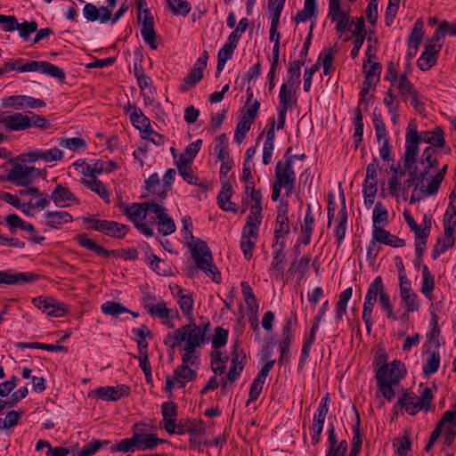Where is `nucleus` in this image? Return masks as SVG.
<instances>
[{
	"mask_svg": "<svg viewBox=\"0 0 456 456\" xmlns=\"http://www.w3.org/2000/svg\"><path fill=\"white\" fill-rule=\"evenodd\" d=\"M209 327V322L202 326L197 325L195 322L188 323L178 328L173 333H168L164 338V344L171 349H175L184 342L182 365H194L198 360L195 350L205 343Z\"/></svg>",
	"mask_w": 456,
	"mask_h": 456,
	"instance_id": "obj_1",
	"label": "nucleus"
},
{
	"mask_svg": "<svg viewBox=\"0 0 456 456\" xmlns=\"http://www.w3.org/2000/svg\"><path fill=\"white\" fill-rule=\"evenodd\" d=\"M182 224V232L184 240H191L188 246L191 248V258L195 262L197 268L210 277L213 281L219 283L221 281V273L213 264L211 250L204 240L194 238L191 218L189 216H183Z\"/></svg>",
	"mask_w": 456,
	"mask_h": 456,
	"instance_id": "obj_2",
	"label": "nucleus"
},
{
	"mask_svg": "<svg viewBox=\"0 0 456 456\" xmlns=\"http://www.w3.org/2000/svg\"><path fill=\"white\" fill-rule=\"evenodd\" d=\"M421 142L429 143L431 147L444 148L446 144L444 133L440 126L435 127L431 131L418 132L416 126L410 124L405 137L406 165L417 162L419 145Z\"/></svg>",
	"mask_w": 456,
	"mask_h": 456,
	"instance_id": "obj_3",
	"label": "nucleus"
},
{
	"mask_svg": "<svg viewBox=\"0 0 456 456\" xmlns=\"http://www.w3.org/2000/svg\"><path fill=\"white\" fill-rule=\"evenodd\" d=\"M262 219L263 216L256 215H248L246 218V224L241 232L240 249L248 260L253 256Z\"/></svg>",
	"mask_w": 456,
	"mask_h": 456,
	"instance_id": "obj_4",
	"label": "nucleus"
},
{
	"mask_svg": "<svg viewBox=\"0 0 456 456\" xmlns=\"http://www.w3.org/2000/svg\"><path fill=\"white\" fill-rule=\"evenodd\" d=\"M416 163L417 162H413L406 165V154H403V167L409 173V178L404 182V186L408 189L414 186L410 199L411 204L420 201L424 198L434 196V194H428V191H426L427 185H425L424 183L427 177H425L423 174H420Z\"/></svg>",
	"mask_w": 456,
	"mask_h": 456,
	"instance_id": "obj_5",
	"label": "nucleus"
},
{
	"mask_svg": "<svg viewBox=\"0 0 456 456\" xmlns=\"http://www.w3.org/2000/svg\"><path fill=\"white\" fill-rule=\"evenodd\" d=\"M291 148H289L285 154V161L279 160L275 167L274 182L279 186L285 189L286 195L289 196L292 193L296 183V174L292 167V161L296 155H290Z\"/></svg>",
	"mask_w": 456,
	"mask_h": 456,
	"instance_id": "obj_6",
	"label": "nucleus"
},
{
	"mask_svg": "<svg viewBox=\"0 0 456 456\" xmlns=\"http://www.w3.org/2000/svg\"><path fill=\"white\" fill-rule=\"evenodd\" d=\"M158 204L156 201H146L143 203H133L126 207L124 215L131 221L136 229L144 236L151 237L154 234L152 227L145 222L147 213L150 212L148 205Z\"/></svg>",
	"mask_w": 456,
	"mask_h": 456,
	"instance_id": "obj_7",
	"label": "nucleus"
},
{
	"mask_svg": "<svg viewBox=\"0 0 456 456\" xmlns=\"http://www.w3.org/2000/svg\"><path fill=\"white\" fill-rule=\"evenodd\" d=\"M136 5L139 11L137 16L139 21L142 20V10L144 14L141 28L142 37L144 42L147 43L151 49L156 50L158 48V44L156 41L157 35L154 28V19L150 13L149 9L146 8L147 3L145 0H136Z\"/></svg>",
	"mask_w": 456,
	"mask_h": 456,
	"instance_id": "obj_8",
	"label": "nucleus"
},
{
	"mask_svg": "<svg viewBox=\"0 0 456 456\" xmlns=\"http://www.w3.org/2000/svg\"><path fill=\"white\" fill-rule=\"evenodd\" d=\"M45 174L39 168L34 167L15 164L8 172L6 180L17 186H28L35 177H38Z\"/></svg>",
	"mask_w": 456,
	"mask_h": 456,
	"instance_id": "obj_9",
	"label": "nucleus"
},
{
	"mask_svg": "<svg viewBox=\"0 0 456 456\" xmlns=\"http://www.w3.org/2000/svg\"><path fill=\"white\" fill-rule=\"evenodd\" d=\"M297 322V314L295 311H292L291 315L285 318L281 337L279 341V348L281 351V356L279 358L280 364L289 361V346L294 338V330Z\"/></svg>",
	"mask_w": 456,
	"mask_h": 456,
	"instance_id": "obj_10",
	"label": "nucleus"
},
{
	"mask_svg": "<svg viewBox=\"0 0 456 456\" xmlns=\"http://www.w3.org/2000/svg\"><path fill=\"white\" fill-rule=\"evenodd\" d=\"M63 151L58 148L51 149H30L21 154L20 159L23 162H35L42 160L45 163L59 161L63 159Z\"/></svg>",
	"mask_w": 456,
	"mask_h": 456,
	"instance_id": "obj_11",
	"label": "nucleus"
},
{
	"mask_svg": "<svg viewBox=\"0 0 456 456\" xmlns=\"http://www.w3.org/2000/svg\"><path fill=\"white\" fill-rule=\"evenodd\" d=\"M38 279L39 275L32 272L0 271V284L23 286L32 284Z\"/></svg>",
	"mask_w": 456,
	"mask_h": 456,
	"instance_id": "obj_12",
	"label": "nucleus"
},
{
	"mask_svg": "<svg viewBox=\"0 0 456 456\" xmlns=\"http://www.w3.org/2000/svg\"><path fill=\"white\" fill-rule=\"evenodd\" d=\"M150 212L156 215L158 219V231L163 236H167L175 232L176 225L173 218L167 213V208L160 204L148 205Z\"/></svg>",
	"mask_w": 456,
	"mask_h": 456,
	"instance_id": "obj_13",
	"label": "nucleus"
},
{
	"mask_svg": "<svg viewBox=\"0 0 456 456\" xmlns=\"http://www.w3.org/2000/svg\"><path fill=\"white\" fill-rule=\"evenodd\" d=\"M33 305L49 316L62 317L66 314L65 305L51 297H38L32 299Z\"/></svg>",
	"mask_w": 456,
	"mask_h": 456,
	"instance_id": "obj_14",
	"label": "nucleus"
},
{
	"mask_svg": "<svg viewBox=\"0 0 456 456\" xmlns=\"http://www.w3.org/2000/svg\"><path fill=\"white\" fill-rule=\"evenodd\" d=\"M383 374L385 381L397 384L406 373L404 364L399 360H394L391 363H383L376 372V377Z\"/></svg>",
	"mask_w": 456,
	"mask_h": 456,
	"instance_id": "obj_15",
	"label": "nucleus"
},
{
	"mask_svg": "<svg viewBox=\"0 0 456 456\" xmlns=\"http://www.w3.org/2000/svg\"><path fill=\"white\" fill-rule=\"evenodd\" d=\"M400 297L404 303V306L408 312H415L419 309L417 301L418 296L411 289V282L404 274L400 273Z\"/></svg>",
	"mask_w": 456,
	"mask_h": 456,
	"instance_id": "obj_16",
	"label": "nucleus"
},
{
	"mask_svg": "<svg viewBox=\"0 0 456 456\" xmlns=\"http://www.w3.org/2000/svg\"><path fill=\"white\" fill-rule=\"evenodd\" d=\"M99 399L103 401H118L124 396H128L130 387L126 385H118L116 387H101L92 391Z\"/></svg>",
	"mask_w": 456,
	"mask_h": 456,
	"instance_id": "obj_17",
	"label": "nucleus"
},
{
	"mask_svg": "<svg viewBox=\"0 0 456 456\" xmlns=\"http://www.w3.org/2000/svg\"><path fill=\"white\" fill-rule=\"evenodd\" d=\"M285 0H269L268 11L272 14L270 27V41L278 40L280 42V33L278 32V25L280 22L281 13L284 7Z\"/></svg>",
	"mask_w": 456,
	"mask_h": 456,
	"instance_id": "obj_18",
	"label": "nucleus"
},
{
	"mask_svg": "<svg viewBox=\"0 0 456 456\" xmlns=\"http://www.w3.org/2000/svg\"><path fill=\"white\" fill-rule=\"evenodd\" d=\"M382 66L378 61H372L368 63L363 62V71L365 74V79L363 82V89L361 92V96H363L369 92L370 87L375 86L379 82L381 74Z\"/></svg>",
	"mask_w": 456,
	"mask_h": 456,
	"instance_id": "obj_19",
	"label": "nucleus"
},
{
	"mask_svg": "<svg viewBox=\"0 0 456 456\" xmlns=\"http://www.w3.org/2000/svg\"><path fill=\"white\" fill-rule=\"evenodd\" d=\"M161 413L163 416V428L165 430L173 435L176 429L177 405L175 402H165L161 405Z\"/></svg>",
	"mask_w": 456,
	"mask_h": 456,
	"instance_id": "obj_20",
	"label": "nucleus"
},
{
	"mask_svg": "<svg viewBox=\"0 0 456 456\" xmlns=\"http://www.w3.org/2000/svg\"><path fill=\"white\" fill-rule=\"evenodd\" d=\"M4 105L12 107L16 110H21L25 107L36 109L45 106V102L41 99H36L27 95H12L4 101Z\"/></svg>",
	"mask_w": 456,
	"mask_h": 456,
	"instance_id": "obj_21",
	"label": "nucleus"
},
{
	"mask_svg": "<svg viewBox=\"0 0 456 456\" xmlns=\"http://www.w3.org/2000/svg\"><path fill=\"white\" fill-rule=\"evenodd\" d=\"M441 50V45L428 44L417 61L418 67L424 71L430 69L436 64L437 57Z\"/></svg>",
	"mask_w": 456,
	"mask_h": 456,
	"instance_id": "obj_22",
	"label": "nucleus"
},
{
	"mask_svg": "<svg viewBox=\"0 0 456 456\" xmlns=\"http://www.w3.org/2000/svg\"><path fill=\"white\" fill-rule=\"evenodd\" d=\"M438 151L431 146L427 147L419 159V170L425 177L429 174L430 170L438 167L437 159Z\"/></svg>",
	"mask_w": 456,
	"mask_h": 456,
	"instance_id": "obj_23",
	"label": "nucleus"
},
{
	"mask_svg": "<svg viewBox=\"0 0 456 456\" xmlns=\"http://www.w3.org/2000/svg\"><path fill=\"white\" fill-rule=\"evenodd\" d=\"M3 125L9 131H22L30 127L28 115L21 112L6 114Z\"/></svg>",
	"mask_w": 456,
	"mask_h": 456,
	"instance_id": "obj_24",
	"label": "nucleus"
},
{
	"mask_svg": "<svg viewBox=\"0 0 456 456\" xmlns=\"http://www.w3.org/2000/svg\"><path fill=\"white\" fill-rule=\"evenodd\" d=\"M239 349V344L236 342L232 349V359L231 366L226 375V379L232 383H233L239 378L244 368V361L246 356L243 354L242 351L240 352Z\"/></svg>",
	"mask_w": 456,
	"mask_h": 456,
	"instance_id": "obj_25",
	"label": "nucleus"
},
{
	"mask_svg": "<svg viewBox=\"0 0 456 456\" xmlns=\"http://www.w3.org/2000/svg\"><path fill=\"white\" fill-rule=\"evenodd\" d=\"M297 88L290 87L282 84L281 86L280 93H279V107L278 110H283L288 111L289 110H292L297 105Z\"/></svg>",
	"mask_w": 456,
	"mask_h": 456,
	"instance_id": "obj_26",
	"label": "nucleus"
},
{
	"mask_svg": "<svg viewBox=\"0 0 456 456\" xmlns=\"http://www.w3.org/2000/svg\"><path fill=\"white\" fill-rule=\"evenodd\" d=\"M241 202L244 206L241 211L242 214H244L247 208L249 207V215L263 216L262 194L260 190L252 191L248 195H242Z\"/></svg>",
	"mask_w": 456,
	"mask_h": 456,
	"instance_id": "obj_27",
	"label": "nucleus"
},
{
	"mask_svg": "<svg viewBox=\"0 0 456 456\" xmlns=\"http://www.w3.org/2000/svg\"><path fill=\"white\" fill-rule=\"evenodd\" d=\"M50 199L54 202L57 207H67L71 202L78 203L77 197L70 191V190L61 184H58L52 193Z\"/></svg>",
	"mask_w": 456,
	"mask_h": 456,
	"instance_id": "obj_28",
	"label": "nucleus"
},
{
	"mask_svg": "<svg viewBox=\"0 0 456 456\" xmlns=\"http://www.w3.org/2000/svg\"><path fill=\"white\" fill-rule=\"evenodd\" d=\"M372 236L379 243L388 245L394 248H402L405 246V240L391 234L388 231L378 226L373 225Z\"/></svg>",
	"mask_w": 456,
	"mask_h": 456,
	"instance_id": "obj_29",
	"label": "nucleus"
},
{
	"mask_svg": "<svg viewBox=\"0 0 456 456\" xmlns=\"http://www.w3.org/2000/svg\"><path fill=\"white\" fill-rule=\"evenodd\" d=\"M328 18L332 21H338L336 25V30L338 32H344L346 30H351V21L349 14L341 9V4H338V9H332L329 6Z\"/></svg>",
	"mask_w": 456,
	"mask_h": 456,
	"instance_id": "obj_30",
	"label": "nucleus"
},
{
	"mask_svg": "<svg viewBox=\"0 0 456 456\" xmlns=\"http://www.w3.org/2000/svg\"><path fill=\"white\" fill-rule=\"evenodd\" d=\"M175 433L184 435L189 433L192 436H199L204 434L205 427L202 420L197 419H181L176 427Z\"/></svg>",
	"mask_w": 456,
	"mask_h": 456,
	"instance_id": "obj_31",
	"label": "nucleus"
},
{
	"mask_svg": "<svg viewBox=\"0 0 456 456\" xmlns=\"http://www.w3.org/2000/svg\"><path fill=\"white\" fill-rule=\"evenodd\" d=\"M134 440L136 443V449L140 451L154 449L159 444L166 442L151 433H134Z\"/></svg>",
	"mask_w": 456,
	"mask_h": 456,
	"instance_id": "obj_32",
	"label": "nucleus"
},
{
	"mask_svg": "<svg viewBox=\"0 0 456 456\" xmlns=\"http://www.w3.org/2000/svg\"><path fill=\"white\" fill-rule=\"evenodd\" d=\"M77 242L87 250L94 251L98 256L103 257H110V256H118L116 250H107L103 247L96 244L94 240L88 238L86 233L77 235L76 238Z\"/></svg>",
	"mask_w": 456,
	"mask_h": 456,
	"instance_id": "obj_33",
	"label": "nucleus"
},
{
	"mask_svg": "<svg viewBox=\"0 0 456 456\" xmlns=\"http://www.w3.org/2000/svg\"><path fill=\"white\" fill-rule=\"evenodd\" d=\"M45 224L51 228L58 229L61 225L72 222V216L64 210L46 211L44 214Z\"/></svg>",
	"mask_w": 456,
	"mask_h": 456,
	"instance_id": "obj_34",
	"label": "nucleus"
},
{
	"mask_svg": "<svg viewBox=\"0 0 456 456\" xmlns=\"http://www.w3.org/2000/svg\"><path fill=\"white\" fill-rule=\"evenodd\" d=\"M232 193V186L230 183H224L217 195L218 205L222 210L232 213L237 212L235 204L230 200Z\"/></svg>",
	"mask_w": 456,
	"mask_h": 456,
	"instance_id": "obj_35",
	"label": "nucleus"
},
{
	"mask_svg": "<svg viewBox=\"0 0 456 456\" xmlns=\"http://www.w3.org/2000/svg\"><path fill=\"white\" fill-rule=\"evenodd\" d=\"M397 404L404 409L410 415L417 414L420 410H423V404H419L418 397L411 392L404 393L399 397Z\"/></svg>",
	"mask_w": 456,
	"mask_h": 456,
	"instance_id": "obj_36",
	"label": "nucleus"
},
{
	"mask_svg": "<svg viewBox=\"0 0 456 456\" xmlns=\"http://www.w3.org/2000/svg\"><path fill=\"white\" fill-rule=\"evenodd\" d=\"M127 112L129 113L132 124L141 132L151 126L150 119L135 105H128Z\"/></svg>",
	"mask_w": 456,
	"mask_h": 456,
	"instance_id": "obj_37",
	"label": "nucleus"
},
{
	"mask_svg": "<svg viewBox=\"0 0 456 456\" xmlns=\"http://www.w3.org/2000/svg\"><path fill=\"white\" fill-rule=\"evenodd\" d=\"M173 375L175 383L180 388H182L186 385V383L196 379L197 372L187 365H180L174 370Z\"/></svg>",
	"mask_w": 456,
	"mask_h": 456,
	"instance_id": "obj_38",
	"label": "nucleus"
},
{
	"mask_svg": "<svg viewBox=\"0 0 456 456\" xmlns=\"http://www.w3.org/2000/svg\"><path fill=\"white\" fill-rule=\"evenodd\" d=\"M338 224L335 229V236L337 239L338 247L342 244L346 231L347 224V212L344 196L342 197V208L338 213Z\"/></svg>",
	"mask_w": 456,
	"mask_h": 456,
	"instance_id": "obj_39",
	"label": "nucleus"
},
{
	"mask_svg": "<svg viewBox=\"0 0 456 456\" xmlns=\"http://www.w3.org/2000/svg\"><path fill=\"white\" fill-rule=\"evenodd\" d=\"M353 289L347 288L344 289L338 296V300L335 307V320L337 322H340L344 315L346 314L347 303L352 297Z\"/></svg>",
	"mask_w": 456,
	"mask_h": 456,
	"instance_id": "obj_40",
	"label": "nucleus"
},
{
	"mask_svg": "<svg viewBox=\"0 0 456 456\" xmlns=\"http://www.w3.org/2000/svg\"><path fill=\"white\" fill-rule=\"evenodd\" d=\"M81 183L92 191L95 192L106 202L110 201V193L108 192L105 185L102 181L96 178L94 175H91L90 178H83Z\"/></svg>",
	"mask_w": 456,
	"mask_h": 456,
	"instance_id": "obj_41",
	"label": "nucleus"
},
{
	"mask_svg": "<svg viewBox=\"0 0 456 456\" xmlns=\"http://www.w3.org/2000/svg\"><path fill=\"white\" fill-rule=\"evenodd\" d=\"M386 291L381 276H377L369 285L364 302L375 305L380 295Z\"/></svg>",
	"mask_w": 456,
	"mask_h": 456,
	"instance_id": "obj_42",
	"label": "nucleus"
},
{
	"mask_svg": "<svg viewBox=\"0 0 456 456\" xmlns=\"http://www.w3.org/2000/svg\"><path fill=\"white\" fill-rule=\"evenodd\" d=\"M454 245V238L453 234H447L446 232H444V236L439 237L436 240V244L434 245L431 256L434 260H436L439 256L449 248H452Z\"/></svg>",
	"mask_w": 456,
	"mask_h": 456,
	"instance_id": "obj_43",
	"label": "nucleus"
},
{
	"mask_svg": "<svg viewBox=\"0 0 456 456\" xmlns=\"http://www.w3.org/2000/svg\"><path fill=\"white\" fill-rule=\"evenodd\" d=\"M128 231L129 227L126 224L106 220L101 232L108 236L120 239L124 238Z\"/></svg>",
	"mask_w": 456,
	"mask_h": 456,
	"instance_id": "obj_44",
	"label": "nucleus"
},
{
	"mask_svg": "<svg viewBox=\"0 0 456 456\" xmlns=\"http://www.w3.org/2000/svg\"><path fill=\"white\" fill-rule=\"evenodd\" d=\"M285 240H281L279 248L273 249V256L271 263L270 270L277 272L278 275H282L283 273L285 261Z\"/></svg>",
	"mask_w": 456,
	"mask_h": 456,
	"instance_id": "obj_45",
	"label": "nucleus"
},
{
	"mask_svg": "<svg viewBox=\"0 0 456 456\" xmlns=\"http://www.w3.org/2000/svg\"><path fill=\"white\" fill-rule=\"evenodd\" d=\"M395 85L403 101L405 102L409 101L411 96L418 92L405 74L398 77V82Z\"/></svg>",
	"mask_w": 456,
	"mask_h": 456,
	"instance_id": "obj_46",
	"label": "nucleus"
},
{
	"mask_svg": "<svg viewBox=\"0 0 456 456\" xmlns=\"http://www.w3.org/2000/svg\"><path fill=\"white\" fill-rule=\"evenodd\" d=\"M302 63L298 60H294L289 63L288 69V81L284 83L286 86L298 88L301 80H300V69Z\"/></svg>",
	"mask_w": 456,
	"mask_h": 456,
	"instance_id": "obj_47",
	"label": "nucleus"
},
{
	"mask_svg": "<svg viewBox=\"0 0 456 456\" xmlns=\"http://www.w3.org/2000/svg\"><path fill=\"white\" fill-rule=\"evenodd\" d=\"M435 289V278L426 265H422V286L421 292L428 299H432V291Z\"/></svg>",
	"mask_w": 456,
	"mask_h": 456,
	"instance_id": "obj_48",
	"label": "nucleus"
},
{
	"mask_svg": "<svg viewBox=\"0 0 456 456\" xmlns=\"http://www.w3.org/2000/svg\"><path fill=\"white\" fill-rule=\"evenodd\" d=\"M235 49L236 47L225 43L218 51L216 76L224 69L226 61L232 58Z\"/></svg>",
	"mask_w": 456,
	"mask_h": 456,
	"instance_id": "obj_49",
	"label": "nucleus"
},
{
	"mask_svg": "<svg viewBox=\"0 0 456 456\" xmlns=\"http://www.w3.org/2000/svg\"><path fill=\"white\" fill-rule=\"evenodd\" d=\"M448 165L445 164L444 167L431 177L430 182L427 184L428 194L436 195L442 182L444 179V176L447 173Z\"/></svg>",
	"mask_w": 456,
	"mask_h": 456,
	"instance_id": "obj_50",
	"label": "nucleus"
},
{
	"mask_svg": "<svg viewBox=\"0 0 456 456\" xmlns=\"http://www.w3.org/2000/svg\"><path fill=\"white\" fill-rule=\"evenodd\" d=\"M354 138L355 142V147L357 148L361 142H362L363 136V120H362V113L360 107H357L354 110Z\"/></svg>",
	"mask_w": 456,
	"mask_h": 456,
	"instance_id": "obj_51",
	"label": "nucleus"
},
{
	"mask_svg": "<svg viewBox=\"0 0 456 456\" xmlns=\"http://www.w3.org/2000/svg\"><path fill=\"white\" fill-rule=\"evenodd\" d=\"M101 310L104 314L118 316L121 314L130 312L122 304L114 301H107L101 305Z\"/></svg>",
	"mask_w": 456,
	"mask_h": 456,
	"instance_id": "obj_52",
	"label": "nucleus"
},
{
	"mask_svg": "<svg viewBox=\"0 0 456 456\" xmlns=\"http://www.w3.org/2000/svg\"><path fill=\"white\" fill-rule=\"evenodd\" d=\"M177 303L180 306L182 313L185 316L189 317L190 323L194 322L192 321V314H191L192 309H193V304H194L192 294L191 292H189L185 296H181L180 299L177 300Z\"/></svg>",
	"mask_w": 456,
	"mask_h": 456,
	"instance_id": "obj_53",
	"label": "nucleus"
},
{
	"mask_svg": "<svg viewBox=\"0 0 456 456\" xmlns=\"http://www.w3.org/2000/svg\"><path fill=\"white\" fill-rule=\"evenodd\" d=\"M439 365H440V354H439L438 350H435L428 357V360L423 366V372L426 375L434 374L438 370Z\"/></svg>",
	"mask_w": 456,
	"mask_h": 456,
	"instance_id": "obj_54",
	"label": "nucleus"
},
{
	"mask_svg": "<svg viewBox=\"0 0 456 456\" xmlns=\"http://www.w3.org/2000/svg\"><path fill=\"white\" fill-rule=\"evenodd\" d=\"M384 375L380 373L379 377H376L378 387L381 395L388 401H391L395 396L393 387L395 385L389 381L383 379Z\"/></svg>",
	"mask_w": 456,
	"mask_h": 456,
	"instance_id": "obj_55",
	"label": "nucleus"
},
{
	"mask_svg": "<svg viewBox=\"0 0 456 456\" xmlns=\"http://www.w3.org/2000/svg\"><path fill=\"white\" fill-rule=\"evenodd\" d=\"M251 120H248L246 116H243L238 122L234 133V141L241 143L244 140L246 134L249 131Z\"/></svg>",
	"mask_w": 456,
	"mask_h": 456,
	"instance_id": "obj_56",
	"label": "nucleus"
},
{
	"mask_svg": "<svg viewBox=\"0 0 456 456\" xmlns=\"http://www.w3.org/2000/svg\"><path fill=\"white\" fill-rule=\"evenodd\" d=\"M168 6L175 15L186 16L191 11V4L183 0H167Z\"/></svg>",
	"mask_w": 456,
	"mask_h": 456,
	"instance_id": "obj_57",
	"label": "nucleus"
},
{
	"mask_svg": "<svg viewBox=\"0 0 456 456\" xmlns=\"http://www.w3.org/2000/svg\"><path fill=\"white\" fill-rule=\"evenodd\" d=\"M136 449V443L134 440V435L130 438H124L117 444L110 447L111 452H134Z\"/></svg>",
	"mask_w": 456,
	"mask_h": 456,
	"instance_id": "obj_58",
	"label": "nucleus"
},
{
	"mask_svg": "<svg viewBox=\"0 0 456 456\" xmlns=\"http://www.w3.org/2000/svg\"><path fill=\"white\" fill-rule=\"evenodd\" d=\"M203 78V74L200 73L195 69H191L183 79V83L181 86V91L186 92L191 87H194Z\"/></svg>",
	"mask_w": 456,
	"mask_h": 456,
	"instance_id": "obj_59",
	"label": "nucleus"
},
{
	"mask_svg": "<svg viewBox=\"0 0 456 456\" xmlns=\"http://www.w3.org/2000/svg\"><path fill=\"white\" fill-rule=\"evenodd\" d=\"M456 226V210L452 208H447L444 216V232L447 234H453Z\"/></svg>",
	"mask_w": 456,
	"mask_h": 456,
	"instance_id": "obj_60",
	"label": "nucleus"
},
{
	"mask_svg": "<svg viewBox=\"0 0 456 456\" xmlns=\"http://www.w3.org/2000/svg\"><path fill=\"white\" fill-rule=\"evenodd\" d=\"M423 22L419 20H417L412 28L408 45H411L412 46H419L422 42L423 38Z\"/></svg>",
	"mask_w": 456,
	"mask_h": 456,
	"instance_id": "obj_61",
	"label": "nucleus"
},
{
	"mask_svg": "<svg viewBox=\"0 0 456 456\" xmlns=\"http://www.w3.org/2000/svg\"><path fill=\"white\" fill-rule=\"evenodd\" d=\"M387 217L388 214L386 208L380 201L377 202L372 213L373 225L386 224L387 222Z\"/></svg>",
	"mask_w": 456,
	"mask_h": 456,
	"instance_id": "obj_62",
	"label": "nucleus"
},
{
	"mask_svg": "<svg viewBox=\"0 0 456 456\" xmlns=\"http://www.w3.org/2000/svg\"><path fill=\"white\" fill-rule=\"evenodd\" d=\"M227 339L228 330L222 327H217L215 330V335L212 339V346L215 349H219L226 345Z\"/></svg>",
	"mask_w": 456,
	"mask_h": 456,
	"instance_id": "obj_63",
	"label": "nucleus"
},
{
	"mask_svg": "<svg viewBox=\"0 0 456 456\" xmlns=\"http://www.w3.org/2000/svg\"><path fill=\"white\" fill-rule=\"evenodd\" d=\"M18 30L20 37L24 39L28 40L30 34L34 33L37 30V23L36 21H24L22 23L18 22Z\"/></svg>",
	"mask_w": 456,
	"mask_h": 456,
	"instance_id": "obj_64",
	"label": "nucleus"
}]
</instances>
